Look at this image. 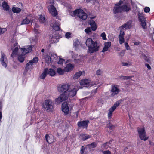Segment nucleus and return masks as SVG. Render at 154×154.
I'll list each match as a JSON object with an SVG mask.
<instances>
[{
	"label": "nucleus",
	"instance_id": "nucleus-1",
	"mask_svg": "<svg viewBox=\"0 0 154 154\" xmlns=\"http://www.w3.org/2000/svg\"><path fill=\"white\" fill-rule=\"evenodd\" d=\"M86 45L88 47V50L89 53L91 54L99 50V46H97V42H94L91 38L87 39L86 42Z\"/></svg>",
	"mask_w": 154,
	"mask_h": 154
},
{
	"label": "nucleus",
	"instance_id": "nucleus-2",
	"mask_svg": "<svg viewBox=\"0 0 154 154\" xmlns=\"http://www.w3.org/2000/svg\"><path fill=\"white\" fill-rule=\"evenodd\" d=\"M71 15L75 16L77 14V16L80 19L82 20H86L87 18V14L84 11L81 9H77L71 12Z\"/></svg>",
	"mask_w": 154,
	"mask_h": 154
},
{
	"label": "nucleus",
	"instance_id": "nucleus-3",
	"mask_svg": "<svg viewBox=\"0 0 154 154\" xmlns=\"http://www.w3.org/2000/svg\"><path fill=\"white\" fill-rule=\"evenodd\" d=\"M45 104L43 107L48 112H52L54 110V103L50 99H47L45 101Z\"/></svg>",
	"mask_w": 154,
	"mask_h": 154
},
{
	"label": "nucleus",
	"instance_id": "nucleus-4",
	"mask_svg": "<svg viewBox=\"0 0 154 154\" xmlns=\"http://www.w3.org/2000/svg\"><path fill=\"white\" fill-rule=\"evenodd\" d=\"M137 130L139 137L141 140L146 141L148 139V137H146V131L144 128L138 127Z\"/></svg>",
	"mask_w": 154,
	"mask_h": 154
},
{
	"label": "nucleus",
	"instance_id": "nucleus-5",
	"mask_svg": "<svg viewBox=\"0 0 154 154\" xmlns=\"http://www.w3.org/2000/svg\"><path fill=\"white\" fill-rule=\"evenodd\" d=\"M125 1V0H120L118 3L115 4V6L113 10L115 14L122 12L121 5L123 4Z\"/></svg>",
	"mask_w": 154,
	"mask_h": 154
},
{
	"label": "nucleus",
	"instance_id": "nucleus-6",
	"mask_svg": "<svg viewBox=\"0 0 154 154\" xmlns=\"http://www.w3.org/2000/svg\"><path fill=\"white\" fill-rule=\"evenodd\" d=\"M78 90V88L75 87L71 90L69 89L68 91H65L63 93L65 94V96L66 97V98L67 100L69 97H72L76 95Z\"/></svg>",
	"mask_w": 154,
	"mask_h": 154
},
{
	"label": "nucleus",
	"instance_id": "nucleus-7",
	"mask_svg": "<svg viewBox=\"0 0 154 154\" xmlns=\"http://www.w3.org/2000/svg\"><path fill=\"white\" fill-rule=\"evenodd\" d=\"M118 85H112V86L110 91L112 93L110 97H112L117 95L120 91V90L118 88Z\"/></svg>",
	"mask_w": 154,
	"mask_h": 154
},
{
	"label": "nucleus",
	"instance_id": "nucleus-8",
	"mask_svg": "<svg viewBox=\"0 0 154 154\" xmlns=\"http://www.w3.org/2000/svg\"><path fill=\"white\" fill-rule=\"evenodd\" d=\"M89 121L88 120H85L83 121H79L77 125L78 128L82 127L83 128H86L88 125Z\"/></svg>",
	"mask_w": 154,
	"mask_h": 154
},
{
	"label": "nucleus",
	"instance_id": "nucleus-9",
	"mask_svg": "<svg viewBox=\"0 0 154 154\" xmlns=\"http://www.w3.org/2000/svg\"><path fill=\"white\" fill-rule=\"evenodd\" d=\"M62 110L65 115H67L69 113V104L66 102H64L62 105Z\"/></svg>",
	"mask_w": 154,
	"mask_h": 154
},
{
	"label": "nucleus",
	"instance_id": "nucleus-10",
	"mask_svg": "<svg viewBox=\"0 0 154 154\" xmlns=\"http://www.w3.org/2000/svg\"><path fill=\"white\" fill-rule=\"evenodd\" d=\"M66 97L65 96V94L63 93L60 94L59 97L56 98L55 100V102L56 103L59 104L61 103L63 101H64L66 100Z\"/></svg>",
	"mask_w": 154,
	"mask_h": 154
},
{
	"label": "nucleus",
	"instance_id": "nucleus-11",
	"mask_svg": "<svg viewBox=\"0 0 154 154\" xmlns=\"http://www.w3.org/2000/svg\"><path fill=\"white\" fill-rule=\"evenodd\" d=\"M48 9L49 12L52 14L53 17H56L58 15V12L56 8L53 5H50L48 7Z\"/></svg>",
	"mask_w": 154,
	"mask_h": 154
},
{
	"label": "nucleus",
	"instance_id": "nucleus-12",
	"mask_svg": "<svg viewBox=\"0 0 154 154\" xmlns=\"http://www.w3.org/2000/svg\"><path fill=\"white\" fill-rule=\"evenodd\" d=\"M32 15L30 14L28 15L26 17L25 19H23L21 22V24H28L30 23H32L33 19L32 18Z\"/></svg>",
	"mask_w": 154,
	"mask_h": 154
},
{
	"label": "nucleus",
	"instance_id": "nucleus-13",
	"mask_svg": "<svg viewBox=\"0 0 154 154\" xmlns=\"http://www.w3.org/2000/svg\"><path fill=\"white\" fill-rule=\"evenodd\" d=\"M7 60L6 56L4 53H1V57L0 59V61L2 66L6 68L7 67V64L6 63Z\"/></svg>",
	"mask_w": 154,
	"mask_h": 154
},
{
	"label": "nucleus",
	"instance_id": "nucleus-14",
	"mask_svg": "<svg viewBox=\"0 0 154 154\" xmlns=\"http://www.w3.org/2000/svg\"><path fill=\"white\" fill-rule=\"evenodd\" d=\"M45 139L47 142L49 144L52 143L54 142V136L51 134H46L45 136Z\"/></svg>",
	"mask_w": 154,
	"mask_h": 154
},
{
	"label": "nucleus",
	"instance_id": "nucleus-15",
	"mask_svg": "<svg viewBox=\"0 0 154 154\" xmlns=\"http://www.w3.org/2000/svg\"><path fill=\"white\" fill-rule=\"evenodd\" d=\"M122 12H128L131 9L130 5L125 4L121 5Z\"/></svg>",
	"mask_w": 154,
	"mask_h": 154
},
{
	"label": "nucleus",
	"instance_id": "nucleus-16",
	"mask_svg": "<svg viewBox=\"0 0 154 154\" xmlns=\"http://www.w3.org/2000/svg\"><path fill=\"white\" fill-rule=\"evenodd\" d=\"M70 86L68 84H64L62 85L60 87L58 88L59 91L60 92H64L68 91Z\"/></svg>",
	"mask_w": 154,
	"mask_h": 154
},
{
	"label": "nucleus",
	"instance_id": "nucleus-17",
	"mask_svg": "<svg viewBox=\"0 0 154 154\" xmlns=\"http://www.w3.org/2000/svg\"><path fill=\"white\" fill-rule=\"evenodd\" d=\"M52 26L55 31H58L60 30V24L59 22L55 21L52 24Z\"/></svg>",
	"mask_w": 154,
	"mask_h": 154
},
{
	"label": "nucleus",
	"instance_id": "nucleus-18",
	"mask_svg": "<svg viewBox=\"0 0 154 154\" xmlns=\"http://www.w3.org/2000/svg\"><path fill=\"white\" fill-rule=\"evenodd\" d=\"M91 28L93 31H95L97 29V26L94 21L91 20L89 22Z\"/></svg>",
	"mask_w": 154,
	"mask_h": 154
},
{
	"label": "nucleus",
	"instance_id": "nucleus-19",
	"mask_svg": "<svg viewBox=\"0 0 154 154\" xmlns=\"http://www.w3.org/2000/svg\"><path fill=\"white\" fill-rule=\"evenodd\" d=\"M120 103L119 101H116L113 105L109 109V112L113 113L114 111L116 109L117 107L119 106Z\"/></svg>",
	"mask_w": 154,
	"mask_h": 154
},
{
	"label": "nucleus",
	"instance_id": "nucleus-20",
	"mask_svg": "<svg viewBox=\"0 0 154 154\" xmlns=\"http://www.w3.org/2000/svg\"><path fill=\"white\" fill-rule=\"evenodd\" d=\"M81 140L85 141L91 137V136L89 135L85 134L84 133H82L80 135Z\"/></svg>",
	"mask_w": 154,
	"mask_h": 154
},
{
	"label": "nucleus",
	"instance_id": "nucleus-21",
	"mask_svg": "<svg viewBox=\"0 0 154 154\" xmlns=\"http://www.w3.org/2000/svg\"><path fill=\"white\" fill-rule=\"evenodd\" d=\"M74 67V65L71 63L68 64L65 68V70L66 72H69L72 70Z\"/></svg>",
	"mask_w": 154,
	"mask_h": 154
},
{
	"label": "nucleus",
	"instance_id": "nucleus-22",
	"mask_svg": "<svg viewBox=\"0 0 154 154\" xmlns=\"http://www.w3.org/2000/svg\"><path fill=\"white\" fill-rule=\"evenodd\" d=\"M80 84L82 86H85L87 87L90 85V82L88 80L86 79L82 80L80 82Z\"/></svg>",
	"mask_w": 154,
	"mask_h": 154
},
{
	"label": "nucleus",
	"instance_id": "nucleus-23",
	"mask_svg": "<svg viewBox=\"0 0 154 154\" xmlns=\"http://www.w3.org/2000/svg\"><path fill=\"white\" fill-rule=\"evenodd\" d=\"M48 68H45L41 75L40 78L41 79H45L46 77L48 75L47 72H48Z\"/></svg>",
	"mask_w": 154,
	"mask_h": 154
},
{
	"label": "nucleus",
	"instance_id": "nucleus-24",
	"mask_svg": "<svg viewBox=\"0 0 154 154\" xmlns=\"http://www.w3.org/2000/svg\"><path fill=\"white\" fill-rule=\"evenodd\" d=\"M48 74H49L51 76H53L56 74L55 71L52 68H48Z\"/></svg>",
	"mask_w": 154,
	"mask_h": 154
},
{
	"label": "nucleus",
	"instance_id": "nucleus-25",
	"mask_svg": "<svg viewBox=\"0 0 154 154\" xmlns=\"http://www.w3.org/2000/svg\"><path fill=\"white\" fill-rule=\"evenodd\" d=\"M2 6L4 10L6 11H8L9 10L10 7L8 3L5 1H4L2 3Z\"/></svg>",
	"mask_w": 154,
	"mask_h": 154
},
{
	"label": "nucleus",
	"instance_id": "nucleus-26",
	"mask_svg": "<svg viewBox=\"0 0 154 154\" xmlns=\"http://www.w3.org/2000/svg\"><path fill=\"white\" fill-rule=\"evenodd\" d=\"M138 20L139 22H142L146 21V19L143 14L139 13L138 14Z\"/></svg>",
	"mask_w": 154,
	"mask_h": 154
},
{
	"label": "nucleus",
	"instance_id": "nucleus-27",
	"mask_svg": "<svg viewBox=\"0 0 154 154\" xmlns=\"http://www.w3.org/2000/svg\"><path fill=\"white\" fill-rule=\"evenodd\" d=\"M21 9L18 7H13L12 8V11L14 13H19L21 12Z\"/></svg>",
	"mask_w": 154,
	"mask_h": 154
},
{
	"label": "nucleus",
	"instance_id": "nucleus-28",
	"mask_svg": "<svg viewBox=\"0 0 154 154\" xmlns=\"http://www.w3.org/2000/svg\"><path fill=\"white\" fill-rule=\"evenodd\" d=\"M143 58L145 60V61L147 63H148L151 64V60H150V57H147L145 54H143Z\"/></svg>",
	"mask_w": 154,
	"mask_h": 154
},
{
	"label": "nucleus",
	"instance_id": "nucleus-29",
	"mask_svg": "<svg viewBox=\"0 0 154 154\" xmlns=\"http://www.w3.org/2000/svg\"><path fill=\"white\" fill-rule=\"evenodd\" d=\"M116 126H117L116 125H112L110 122H109L106 125V127L111 130H113V129Z\"/></svg>",
	"mask_w": 154,
	"mask_h": 154
},
{
	"label": "nucleus",
	"instance_id": "nucleus-30",
	"mask_svg": "<svg viewBox=\"0 0 154 154\" xmlns=\"http://www.w3.org/2000/svg\"><path fill=\"white\" fill-rule=\"evenodd\" d=\"M33 64L29 61L26 65L25 67V69L27 71L29 70L32 66Z\"/></svg>",
	"mask_w": 154,
	"mask_h": 154
},
{
	"label": "nucleus",
	"instance_id": "nucleus-31",
	"mask_svg": "<svg viewBox=\"0 0 154 154\" xmlns=\"http://www.w3.org/2000/svg\"><path fill=\"white\" fill-rule=\"evenodd\" d=\"M97 145V144L95 142H93L91 144L87 145V146L90 149L95 148Z\"/></svg>",
	"mask_w": 154,
	"mask_h": 154
},
{
	"label": "nucleus",
	"instance_id": "nucleus-32",
	"mask_svg": "<svg viewBox=\"0 0 154 154\" xmlns=\"http://www.w3.org/2000/svg\"><path fill=\"white\" fill-rule=\"evenodd\" d=\"M52 55H51V57L49 56L45 58V62L49 64L53 62V61L52 60Z\"/></svg>",
	"mask_w": 154,
	"mask_h": 154
},
{
	"label": "nucleus",
	"instance_id": "nucleus-33",
	"mask_svg": "<svg viewBox=\"0 0 154 154\" xmlns=\"http://www.w3.org/2000/svg\"><path fill=\"white\" fill-rule=\"evenodd\" d=\"M46 20V18L44 16L42 15L40 16L39 21L41 23H45Z\"/></svg>",
	"mask_w": 154,
	"mask_h": 154
},
{
	"label": "nucleus",
	"instance_id": "nucleus-34",
	"mask_svg": "<svg viewBox=\"0 0 154 154\" xmlns=\"http://www.w3.org/2000/svg\"><path fill=\"white\" fill-rule=\"evenodd\" d=\"M82 72L81 71H79L76 73L74 75L73 79H75L79 78L82 75Z\"/></svg>",
	"mask_w": 154,
	"mask_h": 154
},
{
	"label": "nucleus",
	"instance_id": "nucleus-35",
	"mask_svg": "<svg viewBox=\"0 0 154 154\" xmlns=\"http://www.w3.org/2000/svg\"><path fill=\"white\" fill-rule=\"evenodd\" d=\"M57 72L59 74L63 75L64 74V72H66V71L65 70V68L62 69L60 68H59L57 69Z\"/></svg>",
	"mask_w": 154,
	"mask_h": 154
},
{
	"label": "nucleus",
	"instance_id": "nucleus-36",
	"mask_svg": "<svg viewBox=\"0 0 154 154\" xmlns=\"http://www.w3.org/2000/svg\"><path fill=\"white\" fill-rule=\"evenodd\" d=\"M60 38V36L57 35H52V37L51 38V40L53 41V42H55L57 41V39H58Z\"/></svg>",
	"mask_w": 154,
	"mask_h": 154
},
{
	"label": "nucleus",
	"instance_id": "nucleus-37",
	"mask_svg": "<svg viewBox=\"0 0 154 154\" xmlns=\"http://www.w3.org/2000/svg\"><path fill=\"white\" fill-rule=\"evenodd\" d=\"M24 55L22 54L21 55H20L18 56V60L21 63L23 62L24 60L25 57H24Z\"/></svg>",
	"mask_w": 154,
	"mask_h": 154
},
{
	"label": "nucleus",
	"instance_id": "nucleus-38",
	"mask_svg": "<svg viewBox=\"0 0 154 154\" xmlns=\"http://www.w3.org/2000/svg\"><path fill=\"white\" fill-rule=\"evenodd\" d=\"M18 50V48L17 47H15L12 53L11 54V57H14L15 55H17Z\"/></svg>",
	"mask_w": 154,
	"mask_h": 154
},
{
	"label": "nucleus",
	"instance_id": "nucleus-39",
	"mask_svg": "<svg viewBox=\"0 0 154 154\" xmlns=\"http://www.w3.org/2000/svg\"><path fill=\"white\" fill-rule=\"evenodd\" d=\"M87 147H84L83 146H81L80 152L81 154H88L86 152H85V150H87Z\"/></svg>",
	"mask_w": 154,
	"mask_h": 154
},
{
	"label": "nucleus",
	"instance_id": "nucleus-40",
	"mask_svg": "<svg viewBox=\"0 0 154 154\" xmlns=\"http://www.w3.org/2000/svg\"><path fill=\"white\" fill-rule=\"evenodd\" d=\"M133 76H121L119 77V78L122 80H127L131 79Z\"/></svg>",
	"mask_w": 154,
	"mask_h": 154
},
{
	"label": "nucleus",
	"instance_id": "nucleus-41",
	"mask_svg": "<svg viewBox=\"0 0 154 154\" xmlns=\"http://www.w3.org/2000/svg\"><path fill=\"white\" fill-rule=\"evenodd\" d=\"M141 23L142 28L144 29H146L147 28L146 20L141 22Z\"/></svg>",
	"mask_w": 154,
	"mask_h": 154
},
{
	"label": "nucleus",
	"instance_id": "nucleus-42",
	"mask_svg": "<svg viewBox=\"0 0 154 154\" xmlns=\"http://www.w3.org/2000/svg\"><path fill=\"white\" fill-rule=\"evenodd\" d=\"M119 42L120 44H122L123 43H124L125 42V40L124 38V37L119 35Z\"/></svg>",
	"mask_w": 154,
	"mask_h": 154
},
{
	"label": "nucleus",
	"instance_id": "nucleus-43",
	"mask_svg": "<svg viewBox=\"0 0 154 154\" xmlns=\"http://www.w3.org/2000/svg\"><path fill=\"white\" fill-rule=\"evenodd\" d=\"M38 60V58L37 57H34L33 59L29 61L31 63H32L33 64L34 63H37Z\"/></svg>",
	"mask_w": 154,
	"mask_h": 154
},
{
	"label": "nucleus",
	"instance_id": "nucleus-44",
	"mask_svg": "<svg viewBox=\"0 0 154 154\" xmlns=\"http://www.w3.org/2000/svg\"><path fill=\"white\" fill-rule=\"evenodd\" d=\"M85 32L87 34H90L91 33V31L90 27H88L85 30Z\"/></svg>",
	"mask_w": 154,
	"mask_h": 154
},
{
	"label": "nucleus",
	"instance_id": "nucleus-45",
	"mask_svg": "<svg viewBox=\"0 0 154 154\" xmlns=\"http://www.w3.org/2000/svg\"><path fill=\"white\" fill-rule=\"evenodd\" d=\"M111 42H110L109 41L107 42H105V45L104 46L108 48H109L111 46Z\"/></svg>",
	"mask_w": 154,
	"mask_h": 154
},
{
	"label": "nucleus",
	"instance_id": "nucleus-46",
	"mask_svg": "<svg viewBox=\"0 0 154 154\" xmlns=\"http://www.w3.org/2000/svg\"><path fill=\"white\" fill-rule=\"evenodd\" d=\"M127 26H129L128 23V22L124 24L122 26L119 28H121L122 29H124Z\"/></svg>",
	"mask_w": 154,
	"mask_h": 154
},
{
	"label": "nucleus",
	"instance_id": "nucleus-47",
	"mask_svg": "<svg viewBox=\"0 0 154 154\" xmlns=\"http://www.w3.org/2000/svg\"><path fill=\"white\" fill-rule=\"evenodd\" d=\"M7 31V29L5 28H2L0 27V35L4 33Z\"/></svg>",
	"mask_w": 154,
	"mask_h": 154
},
{
	"label": "nucleus",
	"instance_id": "nucleus-48",
	"mask_svg": "<svg viewBox=\"0 0 154 154\" xmlns=\"http://www.w3.org/2000/svg\"><path fill=\"white\" fill-rule=\"evenodd\" d=\"M101 37L102 38V39L104 40H106V35L105 32H103L102 33L101 35Z\"/></svg>",
	"mask_w": 154,
	"mask_h": 154
},
{
	"label": "nucleus",
	"instance_id": "nucleus-49",
	"mask_svg": "<svg viewBox=\"0 0 154 154\" xmlns=\"http://www.w3.org/2000/svg\"><path fill=\"white\" fill-rule=\"evenodd\" d=\"M64 61H65L64 59L62 58H60L59 59V60L57 62V63L58 64H62Z\"/></svg>",
	"mask_w": 154,
	"mask_h": 154
},
{
	"label": "nucleus",
	"instance_id": "nucleus-50",
	"mask_svg": "<svg viewBox=\"0 0 154 154\" xmlns=\"http://www.w3.org/2000/svg\"><path fill=\"white\" fill-rule=\"evenodd\" d=\"M150 11V8L148 7H146L144 9V11L145 13L149 12Z\"/></svg>",
	"mask_w": 154,
	"mask_h": 154
},
{
	"label": "nucleus",
	"instance_id": "nucleus-51",
	"mask_svg": "<svg viewBox=\"0 0 154 154\" xmlns=\"http://www.w3.org/2000/svg\"><path fill=\"white\" fill-rule=\"evenodd\" d=\"M26 53H29L31 52L32 50V47L31 46H29L27 48H26Z\"/></svg>",
	"mask_w": 154,
	"mask_h": 154
},
{
	"label": "nucleus",
	"instance_id": "nucleus-52",
	"mask_svg": "<svg viewBox=\"0 0 154 154\" xmlns=\"http://www.w3.org/2000/svg\"><path fill=\"white\" fill-rule=\"evenodd\" d=\"M108 145L107 144V143L106 142L102 144V147H103L104 148H106L107 147Z\"/></svg>",
	"mask_w": 154,
	"mask_h": 154
},
{
	"label": "nucleus",
	"instance_id": "nucleus-53",
	"mask_svg": "<svg viewBox=\"0 0 154 154\" xmlns=\"http://www.w3.org/2000/svg\"><path fill=\"white\" fill-rule=\"evenodd\" d=\"M71 33L69 32H67L65 34V37L67 38H69L71 37Z\"/></svg>",
	"mask_w": 154,
	"mask_h": 154
},
{
	"label": "nucleus",
	"instance_id": "nucleus-54",
	"mask_svg": "<svg viewBox=\"0 0 154 154\" xmlns=\"http://www.w3.org/2000/svg\"><path fill=\"white\" fill-rule=\"evenodd\" d=\"M125 48H126V49L127 50H128L130 49V47L127 42L125 43Z\"/></svg>",
	"mask_w": 154,
	"mask_h": 154
},
{
	"label": "nucleus",
	"instance_id": "nucleus-55",
	"mask_svg": "<svg viewBox=\"0 0 154 154\" xmlns=\"http://www.w3.org/2000/svg\"><path fill=\"white\" fill-rule=\"evenodd\" d=\"M102 71L100 69L98 70L96 72V74L97 75H101V73H102Z\"/></svg>",
	"mask_w": 154,
	"mask_h": 154
},
{
	"label": "nucleus",
	"instance_id": "nucleus-56",
	"mask_svg": "<svg viewBox=\"0 0 154 154\" xmlns=\"http://www.w3.org/2000/svg\"><path fill=\"white\" fill-rule=\"evenodd\" d=\"M34 32L35 34L38 35V34L39 33V32L38 31V29H36V28L34 27Z\"/></svg>",
	"mask_w": 154,
	"mask_h": 154
},
{
	"label": "nucleus",
	"instance_id": "nucleus-57",
	"mask_svg": "<svg viewBox=\"0 0 154 154\" xmlns=\"http://www.w3.org/2000/svg\"><path fill=\"white\" fill-rule=\"evenodd\" d=\"M22 54L23 55H25L26 54L28 53H26V48H24L23 49H22Z\"/></svg>",
	"mask_w": 154,
	"mask_h": 154
},
{
	"label": "nucleus",
	"instance_id": "nucleus-58",
	"mask_svg": "<svg viewBox=\"0 0 154 154\" xmlns=\"http://www.w3.org/2000/svg\"><path fill=\"white\" fill-rule=\"evenodd\" d=\"M124 35H125V33L124 32V31L123 30H121L120 31V33H119V35H120L121 36L124 37Z\"/></svg>",
	"mask_w": 154,
	"mask_h": 154
},
{
	"label": "nucleus",
	"instance_id": "nucleus-59",
	"mask_svg": "<svg viewBox=\"0 0 154 154\" xmlns=\"http://www.w3.org/2000/svg\"><path fill=\"white\" fill-rule=\"evenodd\" d=\"M112 113L109 112H108V117L109 119H110L112 117Z\"/></svg>",
	"mask_w": 154,
	"mask_h": 154
},
{
	"label": "nucleus",
	"instance_id": "nucleus-60",
	"mask_svg": "<svg viewBox=\"0 0 154 154\" xmlns=\"http://www.w3.org/2000/svg\"><path fill=\"white\" fill-rule=\"evenodd\" d=\"M108 50V48H107L105 47L104 46L103 50L102 51V52H104Z\"/></svg>",
	"mask_w": 154,
	"mask_h": 154
},
{
	"label": "nucleus",
	"instance_id": "nucleus-61",
	"mask_svg": "<svg viewBox=\"0 0 154 154\" xmlns=\"http://www.w3.org/2000/svg\"><path fill=\"white\" fill-rule=\"evenodd\" d=\"M149 64L145 63V65L147 67L148 69L150 70L151 69V68Z\"/></svg>",
	"mask_w": 154,
	"mask_h": 154
},
{
	"label": "nucleus",
	"instance_id": "nucleus-62",
	"mask_svg": "<svg viewBox=\"0 0 154 154\" xmlns=\"http://www.w3.org/2000/svg\"><path fill=\"white\" fill-rule=\"evenodd\" d=\"M2 108H0V122H1V120L2 117Z\"/></svg>",
	"mask_w": 154,
	"mask_h": 154
},
{
	"label": "nucleus",
	"instance_id": "nucleus-63",
	"mask_svg": "<svg viewBox=\"0 0 154 154\" xmlns=\"http://www.w3.org/2000/svg\"><path fill=\"white\" fill-rule=\"evenodd\" d=\"M140 43V42H135L134 43V45H139Z\"/></svg>",
	"mask_w": 154,
	"mask_h": 154
},
{
	"label": "nucleus",
	"instance_id": "nucleus-64",
	"mask_svg": "<svg viewBox=\"0 0 154 154\" xmlns=\"http://www.w3.org/2000/svg\"><path fill=\"white\" fill-rule=\"evenodd\" d=\"M122 66H126L128 65V63L126 62H123L122 63Z\"/></svg>",
	"mask_w": 154,
	"mask_h": 154
}]
</instances>
